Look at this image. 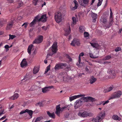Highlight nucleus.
<instances>
[{
    "instance_id": "38",
    "label": "nucleus",
    "mask_w": 122,
    "mask_h": 122,
    "mask_svg": "<svg viewBox=\"0 0 122 122\" xmlns=\"http://www.w3.org/2000/svg\"><path fill=\"white\" fill-rule=\"evenodd\" d=\"M49 91V89H48L47 87H45L42 89V92L43 93H46Z\"/></svg>"
},
{
    "instance_id": "34",
    "label": "nucleus",
    "mask_w": 122,
    "mask_h": 122,
    "mask_svg": "<svg viewBox=\"0 0 122 122\" xmlns=\"http://www.w3.org/2000/svg\"><path fill=\"white\" fill-rule=\"evenodd\" d=\"M79 29V31L80 33H83L85 31V28L83 26H80Z\"/></svg>"
},
{
    "instance_id": "59",
    "label": "nucleus",
    "mask_w": 122,
    "mask_h": 122,
    "mask_svg": "<svg viewBox=\"0 0 122 122\" xmlns=\"http://www.w3.org/2000/svg\"><path fill=\"white\" fill-rule=\"evenodd\" d=\"M5 117L6 116H4L0 119V120H2L5 119Z\"/></svg>"
},
{
    "instance_id": "12",
    "label": "nucleus",
    "mask_w": 122,
    "mask_h": 122,
    "mask_svg": "<svg viewBox=\"0 0 122 122\" xmlns=\"http://www.w3.org/2000/svg\"><path fill=\"white\" fill-rule=\"evenodd\" d=\"M41 16V14H39L38 15L36 16L33 21L30 24V26L32 27L34 25L37 21H38V19L40 18Z\"/></svg>"
},
{
    "instance_id": "49",
    "label": "nucleus",
    "mask_w": 122,
    "mask_h": 122,
    "mask_svg": "<svg viewBox=\"0 0 122 122\" xmlns=\"http://www.w3.org/2000/svg\"><path fill=\"white\" fill-rule=\"evenodd\" d=\"M90 44L91 45L94 47H96L97 45V44L95 43H90Z\"/></svg>"
},
{
    "instance_id": "45",
    "label": "nucleus",
    "mask_w": 122,
    "mask_h": 122,
    "mask_svg": "<svg viewBox=\"0 0 122 122\" xmlns=\"http://www.w3.org/2000/svg\"><path fill=\"white\" fill-rule=\"evenodd\" d=\"M111 58L110 56H108L105 57L103 59V60H107L110 59Z\"/></svg>"
},
{
    "instance_id": "35",
    "label": "nucleus",
    "mask_w": 122,
    "mask_h": 122,
    "mask_svg": "<svg viewBox=\"0 0 122 122\" xmlns=\"http://www.w3.org/2000/svg\"><path fill=\"white\" fill-rule=\"evenodd\" d=\"M112 118L113 119L115 120L120 121L121 120V118L119 117L118 116L116 115H114L112 116Z\"/></svg>"
},
{
    "instance_id": "11",
    "label": "nucleus",
    "mask_w": 122,
    "mask_h": 122,
    "mask_svg": "<svg viewBox=\"0 0 122 122\" xmlns=\"http://www.w3.org/2000/svg\"><path fill=\"white\" fill-rule=\"evenodd\" d=\"M66 63L57 64L55 66V70H57L60 68H62L66 66Z\"/></svg>"
},
{
    "instance_id": "8",
    "label": "nucleus",
    "mask_w": 122,
    "mask_h": 122,
    "mask_svg": "<svg viewBox=\"0 0 122 122\" xmlns=\"http://www.w3.org/2000/svg\"><path fill=\"white\" fill-rule=\"evenodd\" d=\"M64 30L65 31L64 35L65 36H67L70 33L71 30L69 23L67 25V26L65 27Z\"/></svg>"
},
{
    "instance_id": "51",
    "label": "nucleus",
    "mask_w": 122,
    "mask_h": 122,
    "mask_svg": "<svg viewBox=\"0 0 122 122\" xmlns=\"http://www.w3.org/2000/svg\"><path fill=\"white\" fill-rule=\"evenodd\" d=\"M28 24V23L27 22L24 23L22 25V26H24V27L25 28H26Z\"/></svg>"
},
{
    "instance_id": "33",
    "label": "nucleus",
    "mask_w": 122,
    "mask_h": 122,
    "mask_svg": "<svg viewBox=\"0 0 122 122\" xmlns=\"http://www.w3.org/2000/svg\"><path fill=\"white\" fill-rule=\"evenodd\" d=\"M39 68L38 66L35 67L33 69V73L36 74L38 73L39 70Z\"/></svg>"
},
{
    "instance_id": "20",
    "label": "nucleus",
    "mask_w": 122,
    "mask_h": 122,
    "mask_svg": "<svg viewBox=\"0 0 122 122\" xmlns=\"http://www.w3.org/2000/svg\"><path fill=\"white\" fill-rule=\"evenodd\" d=\"M84 55V54L83 52L81 53L79 55L78 57V62L79 64H77L78 66L79 67H80V66H82L83 65V64L81 63V59L80 57L81 56H83Z\"/></svg>"
},
{
    "instance_id": "1",
    "label": "nucleus",
    "mask_w": 122,
    "mask_h": 122,
    "mask_svg": "<svg viewBox=\"0 0 122 122\" xmlns=\"http://www.w3.org/2000/svg\"><path fill=\"white\" fill-rule=\"evenodd\" d=\"M57 43L56 42H55L48 50L47 57L48 58L49 56H51L56 53L57 51Z\"/></svg>"
},
{
    "instance_id": "58",
    "label": "nucleus",
    "mask_w": 122,
    "mask_h": 122,
    "mask_svg": "<svg viewBox=\"0 0 122 122\" xmlns=\"http://www.w3.org/2000/svg\"><path fill=\"white\" fill-rule=\"evenodd\" d=\"M71 70L70 66H67L66 68V70L67 71H69Z\"/></svg>"
},
{
    "instance_id": "15",
    "label": "nucleus",
    "mask_w": 122,
    "mask_h": 122,
    "mask_svg": "<svg viewBox=\"0 0 122 122\" xmlns=\"http://www.w3.org/2000/svg\"><path fill=\"white\" fill-rule=\"evenodd\" d=\"M27 111L26 112L28 114L26 116V119H30L32 117L33 112L31 110H29L28 109H27Z\"/></svg>"
},
{
    "instance_id": "18",
    "label": "nucleus",
    "mask_w": 122,
    "mask_h": 122,
    "mask_svg": "<svg viewBox=\"0 0 122 122\" xmlns=\"http://www.w3.org/2000/svg\"><path fill=\"white\" fill-rule=\"evenodd\" d=\"M107 18L106 17L103 15L101 17L100 20L101 22L104 24H105L107 22Z\"/></svg>"
},
{
    "instance_id": "61",
    "label": "nucleus",
    "mask_w": 122,
    "mask_h": 122,
    "mask_svg": "<svg viewBox=\"0 0 122 122\" xmlns=\"http://www.w3.org/2000/svg\"><path fill=\"white\" fill-rule=\"evenodd\" d=\"M95 1V0H92V1L90 5H92L93 4L94 2Z\"/></svg>"
},
{
    "instance_id": "16",
    "label": "nucleus",
    "mask_w": 122,
    "mask_h": 122,
    "mask_svg": "<svg viewBox=\"0 0 122 122\" xmlns=\"http://www.w3.org/2000/svg\"><path fill=\"white\" fill-rule=\"evenodd\" d=\"M80 44V43L79 40L78 39H74L71 43V45L73 46H74L75 45H79Z\"/></svg>"
},
{
    "instance_id": "21",
    "label": "nucleus",
    "mask_w": 122,
    "mask_h": 122,
    "mask_svg": "<svg viewBox=\"0 0 122 122\" xmlns=\"http://www.w3.org/2000/svg\"><path fill=\"white\" fill-rule=\"evenodd\" d=\"M72 23L71 24V26L72 27L74 26V25L76 24V23L78 22V19L76 17H73L72 18Z\"/></svg>"
},
{
    "instance_id": "27",
    "label": "nucleus",
    "mask_w": 122,
    "mask_h": 122,
    "mask_svg": "<svg viewBox=\"0 0 122 122\" xmlns=\"http://www.w3.org/2000/svg\"><path fill=\"white\" fill-rule=\"evenodd\" d=\"M91 15L93 18V22H95L96 21V19L97 18V14L92 12L91 14Z\"/></svg>"
},
{
    "instance_id": "9",
    "label": "nucleus",
    "mask_w": 122,
    "mask_h": 122,
    "mask_svg": "<svg viewBox=\"0 0 122 122\" xmlns=\"http://www.w3.org/2000/svg\"><path fill=\"white\" fill-rule=\"evenodd\" d=\"M91 113H88L86 112H79L78 114V115L81 117H86L88 116H89L91 115Z\"/></svg>"
},
{
    "instance_id": "32",
    "label": "nucleus",
    "mask_w": 122,
    "mask_h": 122,
    "mask_svg": "<svg viewBox=\"0 0 122 122\" xmlns=\"http://www.w3.org/2000/svg\"><path fill=\"white\" fill-rule=\"evenodd\" d=\"M50 65H49L47 67L45 70L44 74L46 76H47L49 75V74L47 73V72L50 70Z\"/></svg>"
},
{
    "instance_id": "22",
    "label": "nucleus",
    "mask_w": 122,
    "mask_h": 122,
    "mask_svg": "<svg viewBox=\"0 0 122 122\" xmlns=\"http://www.w3.org/2000/svg\"><path fill=\"white\" fill-rule=\"evenodd\" d=\"M27 63L25 59H23L20 63L21 66L23 67L27 66Z\"/></svg>"
},
{
    "instance_id": "54",
    "label": "nucleus",
    "mask_w": 122,
    "mask_h": 122,
    "mask_svg": "<svg viewBox=\"0 0 122 122\" xmlns=\"http://www.w3.org/2000/svg\"><path fill=\"white\" fill-rule=\"evenodd\" d=\"M41 4H42L41 7H42L46 5V3L45 2H44L43 3V2H42L41 3Z\"/></svg>"
},
{
    "instance_id": "55",
    "label": "nucleus",
    "mask_w": 122,
    "mask_h": 122,
    "mask_svg": "<svg viewBox=\"0 0 122 122\" xmlns=\"http://www.w3.org/2000/svg\"><path fill=\"white\" fill-rule=\"evenodd\" d=\"M47 87L48 89H49V90L50 89H51L53 88H54V86H48Z\"/></svg>"
},
{
    "instance_id": "42",
    "label": "nucleus",
    "mask_w": 122,
    "mask_h": 122,
    "mask_svg": "<svg viewBox=\"0 0 122 122\" xmlns=\"http://www.w3.org/2000/svg\"><path fill=\"white\" fill-rule=\"evenodd\" d=\"M39 0H33V4L35 6L36 5L37 3H39Z\"/></svg>"
},
{
    "instance_id": "14",
    "label": "nucleus",
    "mask_w": 122,
    "mask_h": 122,
    "mask_svg": "<svg viewBox=\"0 0 122 122\" xmlns=\"http://www.w3.org/2000/svg\"><path fill=\"white\" fill-rule=\"evenodd\" d=\"M73 2L74 4V6L73 7L71 5L70 6L71 10H75L77 9L78 6V2L76 0H74L73 1Z\"/></svg>"
},
{
    "instance_id": "24",
    "label": "nucleus",
    "mask_w": 122,
    "mask_h": 122,
    "mask_svg": "<svg viewBox=\"0 0 122 122\" xmlns=\"http://www.w3.org/2000/svg\"><path fill=\"white\" fill-rule=\"evenodd\" d=\"M61 76L63 78V81H68L69 79V77L66 74L64 73Z\"/></svg>"
},
{
    "instance_id": "4",
    "label": "nucleus",
    "mask_w": 122,
    "mask_h": 122,
    "mask_svg": "<svg viewBox=\"0 0 122 122\" xmlns=\"http://www.w3.org/2000/svg\"><path fill=\"white\" fill-rule=\"evenodd\" d=\"M122 93L121 91H119L113 93L109 99V100L113 99L115 98H118L120 97L122 94Z\"/></svg>"
},
{
    "instance_id": "40",
    "label": "nucleus",
    "mask_w": 122,
    "mask_h": 122,
    "mask_svg": "<svg viewBox=\"0 0 122 122\" xmlns=\"http://www.w3.org/2000/svg\"><path fill=\"white\" fill-rule=\"evenodd\" d=\"M89 35L88 33L86 32H84V37L87 38L89 36Z\"/></svg>"
},
{
    "instance_id": "60",
    "label": "nucleus",
    "mask_w": 122,
    "mask_h": 122,
    "mask_svg": "<svg viewBox=\"0 0 122 122\" xmlns=\"http://www.w3.org/2000/svg\"><path fill=\"white\" fill-rule=\"evenodd\" d=\"M23 5V3L22 2H20L19 4V5L20 6V7L21 6Z\"/></svg>"
},
{
    "instance_id": "56",
    "label": "nucleus",
    "mask_w": 122,
    "mask_h": 122,
    "mask_svg": "<svg viewBox=\"0 0 122 122\" xmlns=\"http://www.w3.org/2000/svg\"><path fill=\"white\" fill-rule=\"evenodd\" d=\"M42 28L43 30H46L47 29V27H45V26H43L42 27Z\"/></svg>"
},
{
    "instance_id": "3",
    "label": "nucleus",
    "mask_w": 122,
    "mask_h": 122,
    "mask_svg": "<svg viewBox=\"0 0 122 122\" xmlns=\"http://www.w3.org/2000/svg\"><path fill=\"white\" fill-rule=\"evenodd\" d=\"M67 107V106H66L61 108L59 105L57 106L56 107V110L55 112L56 113L58 116H59L60 112H62L63 111L65 110Z\"/></svg>"
},
{
    "instance_id": "17",
    "label": "nucleus",
    "mask_w": 122,
    "mask_h": 122,
    "mask_svg": "<svg viewBox=\"0 0 122 122\" xmlns=\"http://www.w3.org/2000/svg\"><path fill=\"white\" fill-rule=\"evenodd\" d=\"M34 50L33 45L32 44L30 45L27 49V52L29 55H30L31 52Z\"/></svg>"
},
{
    "instance_id": "64",
    "label": "nucleus",
    "mask_w": 122,
    "mask_h": 122,
    "mask_svg": "<svg viewBox=\"0 0 122 122\" xmlns=\"http://www.w3.org/2000/svg\"><path fill=\"white\" fill-rule=\"evenodd\" d=\"M4 113H3V112H0V116H1Z\"/></svg>"
},
{
    "instance_id": "53",
    "label": "nucleus",
    "mask_w": 122,
    "mask_h": 122,
    "mask_svg": "<svg viewBox=\"0 0 122 122\" xmlns=\"http://www.w3.org/2000/svg\"><path fill=\"white\" fill-rule=\"evenodd\" d=\"M121 49V48L120 47H117V48L115 49V51L116 52L118 51Z\"/></svg>"
},
{
    "instance_id": "5",
    "label": "nucleus",
    "mask_w": 122,
    "mask_h": 122,
    "mask_svg": "<svg viewBox=\"0 0 122 122\" xmlns=\"http://www.w3.org/2000/svg\"><path fill=\"white\" fill-rule=\"evenodd\" d=\"M43 40V37L41 35L38 36L33 42V44H38L42 42Z\"/></svg>"
},
{
    "instance_id": "6",
    "label": "nucleus",
    "mask_w": 122,
    "mask_h": 122,
    "mask_svg": "<svg viewBox=\"0 0 122 122\" xmlns=\"http://www.w3.org/2000/svg\"><path fill=\"white\" fill-rule=\"evenodd\" d=\"M81 100L83 102H87L91 101L92 102L95 101L96 100L95 98H94L90 97H83L81 99Z\"/></svg>"
},
{
    "instance_id": "23",
    "label": "nucleus",
    "mask_w": 122,
    "mask_h": 122,
    "mask_svg": "<svg viewBox=\"0 0 122 122\" xmlns=\"http://www.w3.org/2000/svg\"><path fill=\"white\" fill-rule=\"evenodd\" d=\"M81 100H77L75 103V108H77L80 107L81 102Z\"/></svg>"
},
{
    "instance_id": "39",
    "label": "nucleus",
    "mask_w": 122,
    "mask_h": 122,
    "mask_svg": "<svg viewBox=\"0 0 122 122\" xmlns=\"http://www.w3.org/2000/svg\"><path fill=\"white\" fill-rule=\"evenodd\" d=\"M7 21L6 20H3L0 22V26H2L6 23Z\"/></svg>"
},
{
    "instance_id": "46",
    "label": "nucleus",
    "mask_w": 122,
    "mask_h": 122,
    "mask_svg": "<svg viewBox=\"0 0 122 122\" xmlns=\"http://www.w3.org/2000/svg\"><path fill=\"white\" fill-rule=\"evenodd\" d=\"M75 96H74L69 97V100L70 101H71L74 100L76 99Z\"/></svg>"
},
{
    "instance_id": "10",
    "label": "nucleus",
    "mask_w": 122,
    "mask_h": 122,
    "mask_svg": "<svg viewBox=\"0 0 122 122\" xmlns=\"http://www.w3.org/2000/svg\"><path fill=\"white\" fill-rule=\"evenodd\" d=\"M26 80V78H24L20 82L21 86L22 87L24 88H28L29 86V85L27 84V82H24V80Z\"/></svg>"
},
{
    "instance_id": "31",
    "label": "nucleus",
    "mask_w": 122,
    "mask_h": 122,
    "mask_svg": "<svg viewBox=\"0 0 122 122\" xmlns=\"http://www.w3.org/2000/svg\"><path fill=\"white\" fill-rule=\"evenodd\" d=\"M97 79L94 77L92 76L91 77L89 80L90 83L91 84H92L94 83L96 81Z\"/></svg>"
},
{
    "instance_id": "57",
    "label": "nucleus",
    "mask_w": 122,
    "mask_h": 122,
    "mask_svg": "<svg viewBox=\"0 0 122 122\" xmlns=\"http://www.w3.org/2000/svg\"><path fill=\"white\" fill-rule=\"evenodd\" d=\"M33 51L32 53V56H34L35 55L36 53V52L35 50H34Z\"/></svg>"
},
{
    "instance_id": "48",
    "label": "nucleus",
    "mask_w": 122,
    "mask_h": 122,
    "mask_svg": "<svg viewBox=\"0 0 122 122\" xmlns=\"http://www.w3.org/2000/svg\"><path fill=\"white\" fill-rule=\"evenodd\" d=\"M4 47L5 49V51L6 52L7 51L9 50V46L8 45H5L4 46Z\"/></svg>"
},
{
    "instance_id": "47",
    "label": "nucleus",
    "mask_w": 122,
    "mask_h": 122,
    "mask_svg": "<svg viewBox=\"0 0 122 122\" xmlns=\"http://www.w3.org/2000/svg\"><path fill=\"white\" fill-rule=\"evenodd\" d=\"M27 109L26 110H22L20 112V115L24 113H25L26 112H27Z\"/></svg>"
},
{
    "instance_id": "26",
    "label": "nucleus",
    "mask_w": 122,
    "mask_h": 122,
    "mask_svg": "<svg viewBox=\"0 0 122 122\" xmlns=\"http://www.w3.org/2000/svg\"><path fill=\"white\" fill-rule=\"evenodd\" d=\"M13 23L12 21L9 22L7 25L6 29L7 30H9L12 27Z\"/></svg>"
},
{
    "instance_id": "7",
    "label": "nucleus",
    "mask_w": 122,
    "mask_h": 122,
    "mask_svg": "<svg viewBox=\"0 0 122 122\" xmlns=\"http://www.w3.org/2000/svg\"><path fill=\"white\" fill-rule=\"evenodd\" d=\"M80 4L85 7L88 6L89 2V0H78Z\"/></svg>"
},
{
    "instance_id": "19",
    "label": "nucleus",
    "mask_w": 122,
    "mask_h": 122,
    "mask_svg": "<svg viewBox=\"0 0 122 122\" xmlns=\"http://www.w3.org/2000/svg\"><path fill=\"white\" fill-rule=\"evenodd\" d=\"M105 116V112L104 111H102L99 113L97 116L99 117V118L102 120L104 118Z\"/></svg>"
},
{
    "instance_id": "43",
    "label": "nucleus",
    "mask_w": 122,
    "mask_h": 122,
    "mask_svg": "<svg viewBox=\"0 0 122 122\" xmlns=\"http://www.w3.org/2000/svg\"><path fill=\"white\" fill-rule=\"evenodd\" d=\"M9 40H10V39L12 40L16 37V36L15 35H11V34H9Z\"/></svg>"
},
{
    "instance_id": "25",
    "label": "nucleus",
    "mask_w": 122,
    "mask_h": 122,
    "mask_svg": "<svg viewBox=\"0 0 122 122\" xmlns=\"http://www.w3.org/2000/svg\"><path fill=\"white\" fill-rule=\"evenodd\" d=\"M19 97V95L18 93H15L14 95L10 97L9 99L11 100H15L17 99Z\"/></svg>"
},
{
    "instance_id": "41",
    "label": "nucleus",
    "mask_w": 122,
    "mask_h": 122,
    "mask_svg": "<svg viewBox=\"0 0 122 122\" xmlns=\"http://www.w3.org/2000/svg\"><path fill=\"white\" fill-rule=\"evenodd\" d=\"M89 54L90 57L92 58H95L98 57V56L94 55L92 53H89Z\"/></svg>"
},
{
    "instance_id": "13",
    "label": "nucleus",
    "mask_w": 122,
    "mask_h": 122,
    "mask_svg": "<svg viewBox=\"0 0 122 122\" xmlns=\"http://www.w3.org/2000/svg\"><path fill=\"white\" fill-rule=\"evenodd\" d=\"M47 17L46 14L43 15L41 16V17L38 19V21H42L45 22L46 21Z\"/></svg>"
},
{
    "instance_id": "37",
    "label": "nucleus",
    "mask_w": 122,
    "mask_h": 122,
    "mask_svg": "<svg viewBox=\"0 0 122 122\" xmlns=\"http://www.w3.org/2000/svg\"><path fill=\"white\" fill-rule=\"evenodd\" d=\"M110 18L111 19V21L110 23V25H112L113 23V21L112 20V19L113 18L112 17V11L111 9H110Z\"/></svg>"
},
{
    "instance_id": "63",
    "label": "nucleus",
    "mask_w": 122,
    "mask_h": 122,
    "mask_svg": "<svg viewBox=\"0 0 122 122\" xmlns=\"http://www.w3.org/2000/svg\"><path fill=\"white\" fill-rule=\"evenodd\" d=\"M114 72V71H112V73L113 75V76H115L116 74H115V73H113V72Z\"/></svg>"
},
{
    "instance_id": "44",
    "label": "nucleus",
    "mask_w": 122,
    "mask_h": 122,
    "mask_svg": "<svg viewBox=\"0 0 122 122\" xmlns=\"http://www.w3.org/2000/svg\"><path fill=\"white\" fill-rule=\"evenodd\" d=\"M85 96L84 94H80L77 95H75V97L76 99L81 97H84Z\"/></svg>"
},
{
    "instance_id": "29",
    "label": "nucleus",
    "mask_w": 122,
    "mask_h": 122,
    "mask_svg": "<svg viewBox=\"0 0 122 122\" xmlns=\"http://www.w3.org/2000/svg\"><path fill=\"white\" fill-rule=\"evenodd\" d=\"M109 101L108 100L106 101H102L99 102V104H97V105H100L102 104L103 106H104L106 104L108 103L109 102Z\"/></svg>"
},
{
    "instance_id": "50",
    "label": "nucleus",
    "mask_w": 122,
    "mask_h": 122,
    "mask_svg": "<svg viewBox=\"0 0 122 122\" xmlns=\"http://www.w3.org/2000/svg\"><path fill=\"white\" fill-rule=\"evenodd\" d=\"M99 1L98 3L97 4L98 6H100L101 4L102 0H98Z\"/></svg>"
},
{
    "instance_id": "2",
    "label": "nucleus",
    "mask_w": 122,
    "mask_h": 122,
    "mask_svg": "<svg viewBox=\"0 0 122 122\" xmlns=\"http://www.w3.org/2000/svg\"><path fill=\"white\" fill-rule=\"evenodd\" d=\"M63 16L62 14L60 11H58L56 12L54 16L55 21L58 23H60L62 21Z\"/></svg>"
},
{
    "instance_id": "30",
    "label": "nucleus",
    "mask_w": 122,
    "mask_h": 122,
    "mask_svg": "<svg viewBox=\"0 0 122 122\" xmlns=\"http://www.w3.org/2000/svg\"><path fill=\"white\" fill-rule=\"evenodd\" d=\"M47 113L49 117L53 118H55V116L54 112L51 113L49 112L48 111L47 112Z\"/></svg>"
},
{
    "instance_id": "62",
    "label": "nucleus",
    "mask_w": 122,
    "mask_h": 122,
    "mask_svg": "<svg viewBox=\"0 0 122 122\" xmlns=\"http://www.w3.org/2000/svg\"><path fill=\"white\" fill-rule=\"evenodd\" d=\"M95 61L96 62H98V63H99L101 64H102V63L101 62V60L99 61Z\"/></svg>"
},
{
    "instance_id": "36",
    "label": "nucleus",
    "mask_w": 122,
    "mask_h": 122,
    "mask_svg": "<svg viewBox=\"0 0 122 122\" xmlns=\"http://www.w3.org/2000/svg\"><path fill=\"white\" fill-rule=\"evenodd\" d=\"M113 89V87L112 86H110L106 89H104V92H107L111 91Z\"/></svg>"
},
{
    "instance_id": "28",
    "label": "nucleus",
    "mask_w": 122,
    "mask_h": 122,
    "mask_svg": "<svg viewBox=\"0 0 122 122\" xmlns=\"http://www.w3.org/2000/svg\"><path fill=\"white\" fill-rule=\"evenodd\" d=\"M102 120L101 119L97 116L96 118H93L92 120L94 122H101Z\"/></svg>"
},
{
    "instance_id": "52",
    "label": "nucleus",
    "mask_w": 122,
    "mask_h": 122,
    "mask_svg": "<svg viewBox=\"0 0 122 122\" xmlns=\"http://www.w3.org/2000/svg\"><path fill=\"white\" fill-rule=\"evenodd\" d=\"M41 118V117H38L35 120V122H38L39 121H40Z\"/></svg>"
}]
</instances>
